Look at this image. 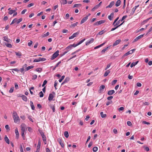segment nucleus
<instances>
[{
    "mask_svg": "<svg viewBox=\"0 0 152 152\" xmlns=\"http://www.w3.org/2000/svg\"><path fill=\"white\" fill-rule=\"evenodd\" d=\"M105 88V86L103 85H101L99 87V91L101 92L102 90L104 89Z\"/></svg>",
    "mask_w": 152,
    "mask_h": 152,
    "instance_id": "nucleus-37",
    "label": "nucleus"
},
{
    "mask_svg": "<svg viewBox=\"0 0 152 152\" xmlns=\"http://www.w3.org/2000/svg\"><path fill=\"white\" fill-rule=\"evenodd\" d=\"M86 39L84 38L81 41H80L79 42L77 43L78 45H79L82 43Z\"/></svg>",
    "mask_w": 152,
    "mask_h": 152,
    "instance_id": "nucleus-44",
    "label": "nucleus"
},
{
    "mask_svg": "<svg viewBox=\"0 0 152 152\" xmlns=\"http://www.w3.org/2000/svg\"><path fill=\"white\" fill-rule=\"evenodd\" d=\"M42 140H43L45 144H46L47 141H46V137L45 136L44 137L42 136Z\"/></svg>",
    "mask_w": 152,
    "mask_h": 152,
    "instance_id": "nucleus-35",
    "label": "nucleus"
},
{
    "mask_svg": "<svg viewBox=\"0 0 152 152\" xmlns=\"http://www.w3.org/2000/svg\"><path fill=\"white\" fill-rule=\"evenodd\" d=\"M4 41H7L8 42H10V40L8 39L7 37L6 36L4 37Z\"/></svg>",
    "mask_w": 152,
    "mask_h": 152,
    "instance_id": "nucleus-36",
    "label": "nucleus"
},
{
    "mask_svg": "<svg viewBox=\"0 0 152 152\" xmlns=\"http://www.w3.org/2000/svg\"><path fill=\"white\" fill-rule=\"evenodd\" d=\"M57 84H58V82H57L56 81H55V82H54V87H55V88L56 90L57 89V88H56V86H57Z\"/></svg>",
    "mask_w": 152,
    "mask_h": 152,
    "instance_id": "nucleus-56",
    "label": "nucleus"
},
{
    "mask_svg": "<svg viewBox=\"0 0 152 152\" xmlns=\"http://www.w3.org/2000/svg\"><path fill=\"white\" fill-rule=\"evenodd\" d=\"M55 93L54 92H53L52 93L49 94L48 98V100L49 101H51L55 96Z\"/></svg>",
    "mask_w": 152,
    "mask_h": 152,
    "instance_id": "nucleus-4",
    "label": "nucleus"
},
{
    "mask_svg": "<svg viewBox=\"0 0 152 152\" xmlns=\"http://www.w3.org/2000/svg\"><path fill=\"white\" fill-rule=\"evenodd\" d=\"M133 53V51L132 50H130L127 53H125L124 56H127L129 55V54H132Z\"/></svg>",
    "mask_w": 152,
    "mask_h": 152,
    "instance_id": "nucleus-22",
    "label": "nucleus"
},
{
    "mask_svg": "<svg viewBox=\"0 0 152 152\" xmlns=\"http://www.w3.org/2000/svg\"><path fill=\"white\" fill-rule=\"evenodd\" d=\"M14 89V88L13 87L11 88L9 91V93H12Z\"/></svg>",
    "mask_w": 152,
    "mask_h": 152,
    "instance_id": "nucleus-54",
    "label": "nucleus"
},
{
    "mask_svg": "<svg viewBox=\"0 0 152 152\" xmlns=\"http://www.w3.org/2000/svg\"><path fill=\"white\" fill-rule=\"evenodd\" d=\"M42 70V69L41 68H37L35 70V71H36L37 72H41Z\"/></svg>",
    "mask_w": 152,
    "mask_h": 152,
    "instance_id": "nucleus-42",
    "label": "nucleus"
},
{
    "mask_svg": "<svg viewBox=\"0 0 152 152\" xmlns=\"http://www.w3.org/2000/svg\"><path fill=\"white\" fill-rule=\"evenodd\" d=\"M98 148L97 147L95 146L93 148V151L94 152H96L98 150Z\"/></svg>",
    "mask_w": 152,
    "mask_h": 152,
    "instance_id": "nucleus-40",
    "label": "nucleus"
},
{
    "mask_svg": "<svg viewBox=\"0 0 152 152\" xmlns=\"http://www.w3.org/2000/svg\"><path fill=\"white\" fill-rule=\"evenodd\" d=\"M59 52V51L58 50L53 54L51 58V60H53L58 56Z\"/></svg>",
    "mask_w": 152,
    "mask_h": 152,
    "instance_id": "nucleus-3",
    "label": "nucleus"
},
{
    "mask_svg": "<svg viewBox=\"0 0 152 152\" xmlns=\"http://www.w3.org/2000/svg\"><path fill=\"white\" fill-rule=\"evenodd\" d=\"M121 2L120 0H118L115 3V6L117 7L119 6L121 4Z\"/></svg>",
    "mask_w": 152,
    "mask_h": 152,
    "instance_id": "nucleus-23",
    "label": "nucleus"
},
{
    "mask_svg": "<svg viewBox=\"0 0 152 152\" xmlns=\"http://www.w3.org/2000/svg\"><path fill=\"white\" fill-rule=\"evenodd\" d=\"M142 123L143 124H146L147 125H149L150 124V123L148 122H147L145 121H142Z\"/></svg>",
    "mask_w": 152,
    "mask_h": 152,
    "instance_id": "nucleus-61",
    "label": "nucleus"
},
{
    "mask_svg": "<svg viewBox=\"0 0 152 152\" xmlns=\"http://www.w3.org/2000/svg\"><path fill=\"white\" fill-rule=\"evenodd\" d=\"M28 118L29 119V120L31 121L32 122H33L34 121H33L32 119V117L31 116H28Z\"/></svg>",
    "mask_w": 152,
    "mask_h": 152,
    "instance_id": "nucleus-45",
    "label": "nucleus"
},
{
    "mask_svg": "<svg viewBox=\"0 0 152 152\" xmlns=\"http://www.w3.org/2000/svg\"><path fill=\"white\" fill-rule=\"evenodd\" d=\"M46 60V59L45 58H39L38 59H35L33 61V62H38L39 61H43Z\"/></svg>",
    "mask_w": 152,
    "mask_h": 152,
    "instance_id": "nucleus-5",
    "label": "nucleus"
},
{
    "mask_svg": "<svg viewBox=\"0 0 152 152\" xmlns=\"http://www.w3.org/2000/svg\"><path fill=\"white\" fill-rule=\"evenodd\" d=\"M77 23H78L77 22L75 23L72 24V25H71V27H75V26H77Z\"/></svg>",
    "mask_w": 152,
    "mask_h": 152,
    "instance_id": "nucleus-50",
    "label": "nucleus"
},
{
    "mask_svg": "<svg viewBox=\"0 0 152 152\" xmlns=\"http://www.w3.org/2000/svg\"><path fill=\"white\" fill-rule=\"evenodd\" d=\"M4 140L7 144H10V140L6 135L5 136Z\"/></svg>",
    "mask_w": 152,
    "mask_h": 152,
    "instance_id": "nucleus-20",
    "label": "nucleus"
},
{
    "mask_svg": "<svg viewBox=\"0 0 152 152\" xmlns=\"http://www.w3.org/2000/svg\"><path fill=\"white\" fill-rule=\"evenodd\" d=\"M114 14L113 12L110 14V15H109L108 17V18L110 20H111L114 17Z\"/></svg>",
    "mask_w": 152,
    "mask_h": 152,
    "instance_id": "nucleus-16",
    "label": "nucleus"
},
{
    "mask_svg": "<svg viewBox=\"0 0 152 152\" xmlns=\"http://www.w3.org/2000/svg\"><path fill=\"white\" fill-rule=\"evenodd\" d=\"M110 72V71L109 69L107 70L104 74V77L107 76L108 75Z\"/></svg>",
    "mask_w": 152,
    "mask_h": 152,
    "instance_id": "nucleus-24",
    "label": "nucleus"
},
{
    "mask_svg": "<svg viewBox=\"0 0 152 152\" xmlns=\"http://www.w3.org/2000/svg\"><path fill=\"white\" fill-rule=\"evenodd\" d=\"M112 103V101H108L106 104L107 106L109 105L110 104Z\"/></svg>",
    "mask_w": 152,
    "mask_h": 152,
    "instance_id": "nucleus-64",
    "label": "nucleus"
},
{
    "mask_svg": "<svg viewBox=\"0 0 152 152\" xmlns=\"http://www.w3.org/2000/svg\"><path fill=\"white\" fill-rule=\"evenodd\" d=\"M7 47L8 48H11L12 47V45L10 43H6L5 44Z\"/></svg>",
    "mask_w": 152,
    "mask_h": 152,
    "instance_id": "nucleus-46",
    "label": "nucleus"
},
{
    "mask_svg": "<svg viewBox=\"0 0 152 152\" xmlns=\"http://www.w3.org/2000/svg\"><path fill=\"white\" fill-rule=\"evenodd\" d=\"M37 75H34L32 76V80H34L37 79Z\"/></svg>",
    "mask_w": 152,
    "mask_h": 152,
    "instance_id": "nucleus-51",
    "label": "nucleus"
},
{
    "mask_svg": "<svg viewBox=\"0 0 152 152\" xmlns=\"http://www.w3.org/2000/svg\"><path fill=\"white\" fill-rule=\"evenodd\" d=\"M61 1L62 4L64 5L66 4L67 2L66 0H61Z\"/></svg>",
    "mask_w": 152,
    "mask_h": 152,
    "instance_id": "nucleus-39",
    "label": "nucleus"
},
{
    "mask_svg": "<svg viewBox=\"0 0 152 152\" xmlns=\"http://www.w3.org/2000/svg\"><path fill=\"white\" fill-rule=\"evenodd\" d=\"M101 116L102 118H105L107 116L106 114H104L103 112H101L100 113Z\"/></svg>",
    "mask_w": 152,
    "mask_h": 152,
    "instance_id": "nucleus-26",
    "label": "nucleus"
},
{
    "mask_svg": "<svg viewBox=\"0 0 152 152\" xmlns=\"http://www.w3.org/2000/svg\"><path fill=\"white\" fill-rule=\"evenodd\" d=\"M22 18H20L18 20L16 18V22L17 24H18L20 22L22 21Z\"/></svg>",
    "mask_w": 152,
    "mask_h": 152,
    "instance_id": "nucleus-34",
    "label": "nucleus"
},
{
    "mask_svg": "<svg viewBox=\"0 0 152 152\" xmlns=\"http://www.w3.org/2000/svg\"><path fill=\"white\" fill-rule=\"evenodd\" d=\"M115 2L114 1H111L110 4L106 7V8H111L114 4Z\"/></svg>",
    "mask_w": 152,
    "mask_h": 152,
    "instance_id": "nucleus-17",
    "label": "nucleus"
},
{
    "mask_svg": "<svg viewBox=\"0 0 152 152\" xmlns=\"http://www.w3.org/2000/svg\"><path fill=\"white\" fill-rule=\"evenodd\" d=\"M121 20H119L116 23H115L114 25H113L114 26H118L119 25V24L120 23Z\"/></svg>",
    "mask_w": 152,
    "mask_h": 152,
    "instance_id": "nucleus-38",
    "label": "nucleus"
},
{
    "mask_svg": "<svg viewBox=\"0 0 152 152\" xmlns=\"http://www.w3.org/2000/svg\"><path fill=\"white\" fill-rule=\"evenodd\" d=\"M127 125L129 126H130L132 125L131 122L129 121H127Z\"/></svg>",
    "mask_w": 152,
    "mask_h": 152,
    "instance_id": "nucleus-57",
    "label": "nucleus"
},
{
    "mask_svg": "<svg viewBox=\"0 0 152 152\" xmlns=\"http://www.w3.org/2000/svg\"><path fill=\"white\" fill-rule=\"evenodd\" d=\"M121 42V40L119 39L116 40L115 42H114L113 45V46L114 47L118 45L120 42Z\"/></svg>",
    "mask_w": 152,
    "mask_h": 152,
    "instance_id": "nucleus-12",
    "label": "nucleus"
},
{
    "mask_svg": "<svg viewBox=\"0 0 152 152\" xmlns=\"http://www.w3.org/2000/svg\"><path fill=\"white\" fill-rule=\"evenodd\" d=\"M17 9L16 8L14 10H10V11H9V14L10 15L12 14L13 13L16 12V11L17 10Z\"/></svg>",
    "mask_w": 152,
    "mask_h": 152,
    "instance_id": "nucleus-25",
    "label": "nucleus"
},
{
    "mask_svg": "<svg viewBox=\"0 0 152 152\" xmlns=\"http://www.w3.org/2000/svg\"><path fill=\"white\" fill-rule=\"evenodd\" d=\"M27 11V10L26 9H24L21 12V14L22 15L24 14H25V12Z\"/></svg>",
    "mask_w": 152,
    "mask_h": 152,
    "instance_id": "nucleus-63",
    "label": "nucleus"
},
{
    "mask_svg": "<svg viewBox=\"0 0 152 152\" xmlns=\"http://www.w3.org/2000/svg\"><path fill=\"white\" fill-rule=\"evenodd\" d=\"M21 132H25L26 125L24 124H22L21 125Z\"/></svg>",
    "mask_w": 152,
    "mask_h": 152,
    "instance_id": "nucleus-11",
    "label": "nucleus"
},
{
    "mask_svg": "<svg viewBox=\"0 0 152 152\" xmlns=\"http://www.w3.org/2000/svg\"><path fill=\"white\" fill-rule=\"evenodd\" d=\"M111 63L109 64H108L107 65V67L105 69V70H106L108 68H109L110 67V66L111 65Z\"/></svg>",
    "mask_w": 152,
    "mask_h": 152,
    "instance_id": "nucleus-58",
    "label": "nucleus"
},
{
    "mask_svg": "<svg viewBox=\"0 0 152 152\" xmlns=\"http://www.w3.org/2000/svg\"><path fill=\"white\" fill-rule=\"evenodd\" d=\"M82 6V4H75L73 6V7H81Z\"/></svg>",
    "mask_w": 152,
    "mask_h": 152,
    "instance_id": "nucleus-29",
    "label": "nucleus"
},
{
    "mask_svg": "<svg viewBox=\"0 0 152 152\" xmlns=\"http://www.w3.org/2000/svg\"><path fill=\"white\" fill-rule=\"evenodd\" d=\"M34 66H28V67H27L26 68V71H27L28 70H29L30 69H32L34 68Z\"/></svg>",
    "mask_w": 152,
    "mask_h": 152,
    "instance_id": "nucleus-27",
    "label": "nucleus"
},
{
    "mask_svg": "<svg viewBox=\"0 0 152 152\" xmlns=\"http://www.w3.org/2000/svg\"><path fill=\"white\" fill-rule=\"evenodd\" d=\"M15 132L16 134V138L18 139L19 136V133L17 128L15 129Z\"/></svg>",
    "mask_w": 152,
    "mask_h": 152,
    "instance_id": "nucleus-15",
    "label": "nucleus"
},
{
    "mask_svg": "<svg viewBox=\"0 0 152 152\" xmlns=\"http://www.w3.org/2000/svg\"><path fill=\"white\" fill-rule=\"evenodd\" d=\"M39 133L41 134V135L42 137L45 136V135L44 133L41 131H39Z\"/></svg>",
    "mask_w": 152,
    "mask_h": 152,
    "instance_id": "nucleus-60",
    "label": "nucleus"
},
{
    "mask_svg": "<svg viewBox=\"0 0 152 152\" xmlns=\"http://www.w3.org/2000/svg\"><path fill=\"white\" fill-rule=\"evenodd\" d=\"M57 141L61 146L63 148L64 147V144L61 139L60 138H58L57 139Z\"/></svg>",
    "mask_w": 152,
    "mask_h": 152,
    "instance_id": "nucleus-13",
    "label": "nucleus"
},
{
    "mask_svg": "<svg viewBox=\"0 0 152 152\" xmlns=\"http://www.w3.org/2000/svg\"><path fill=\"white\" fill-rule=\"evenodd\" d=\"M41 144V142L40 140H39L38 141L37 146V151H39V150L40 148Z\"/></svg>",
    "mask_w": 152,
    "mask_h": 152,
    "instance_id": "nucleus-14",
    "label": "nucleus"
},
{
    "mask_svg": "<svg viewBox=\"0 0 152 152\" xmlns=\"http://www.w3.org/2000/svg\"><path fill=\"white\" fill-rule=\"evenodd\" d=\"M78 45V44L77 43V44H75L74 43L72 45H70L69 46H68L70 47V49L71 50L72 47H73L75 48V47H77V46Z\"/></svg>",
    "mask_w": 152,
    "mask_h": 152,
    "instance_id": "nucleus-19",
    "label": "nucleus"
},
{
    "mask_svg": "<svg viewBox=\"0 0 152 152\" xmlns=\"http://www.w3.org/2000/svg\"><path fill=\"white\" fill-rule=\"evenodd\" d=\"M69 80L68 78H66L64 80V81L62 83L61 85H63L65 83L67 82Z\"/></svg>",
    "mask_w": 152,
    "mask_h": 152,
    "instance_id": "nucleus-49",
    "label": "nucleus"
},
{
    "mask_svg": "<svg viewBox=\"0 0 152 152\" xmlns=\"http://www.w3.org/2000/svg\"><path fill=\"white\" fill-rule=\"evenodd\" d=\"M64 77H65V76L64 75L62 76L61 77V78L59 80V82L60 83L61 82H62V80L64 79Z\"/></svg>",
    "mask_w": 152,
    "mask_h": 152,
    "instance_id": "nucleus-48",
    "label": "nucleus"
},
{
    "mask_svg": "<svg viewBox=\"0 0 152 152\" xmlns=\"http://www.w3.org/2000/svg\"><path fill=\"white\" fill-rule=\"evenodd\" d=\"M50 34V33L49 32H47L46 34H43L42 35V37H46L48 35H49Z\"/></svg>",
    "mask_w": 152,
    "mask_h": 152,
    "instance_id": "nucleus-28",
    "label": "nucleus"
},
{
    "mask_svg": "<svg viewBox=\"0 0 152 152\" xmlns=\"http://www.w3.org/2000/svg\"><path fill=\"white\" fill-rule=\"evenodd\" d=\"M12 116L15 123H19L20 122V119L16 112L13 111L12 114Z\"/></svg>",
    "mask_w": 152,
    "mask_h": 152,
    "instance_id": "nucleus-1",
    "label": "nucleus"
},
{
    "mask_svg": "<svg viewBox=\"0 0 152 152\" xmlns=\"http://www.w3.org/2000/svg\"><path fill=\"white\" fill-rule=\"evenodd\" d=\"M145 35V34H143L141 35H140V36H138V37H136L134 40L133 42H135L137 41L138 40L140 39L141 38H142L144 35Z\"/></svg>",
    "mask_w": 152,
    "mask_h": 152,
    "instance_id": "nucleus-9",
    "label": "nucleus"
},
{
    "mask_svg": "<svg viewBox=\"0 0 152 152\" xmlns=\"http://www.w3.org/2000/svg\"><path fill=\"white\" fill-rule=\"evenodd\" d=\"M47 83V81L46 80H45L43 82V83L42 85V86L44 87L45 85Z\"/></svg>",
    "mask_w": 152,
    "mask_h": 152,
    "instance_id": "nucleus-62",
    "label": "nucleus"
},
{
    "mask_svg": "<svg viewBox=\"0 0 152 152\" xmlns=\"http://www.w3.org/2000/svg\"><path fill=\"white\" fill-rule=\"evenodd\" d=\"M22 98L23 101L25 102H26L27 101V97L23 95H22Z\"/></svg>",
    "mask_w": 152,
    "mask_h": 152,
    "instance_id": "nucleus-30",
    "label": "nucleus"
},
{
    "mask_svg": "<svg viewBox=\"0 0 152 152\" xmlns=\"http://www.w3.org/2000/svg\"><path fill=\"white\" fill-rule=\"evenodd\" d=\"M105 22V20H102L96 22V23H94V25L98 26L104 23Z\"/></svg>",
    "mask_w": 152,
    "mask_h": 152,
    "instance_id": "nucleus-6",
    "label": "nucleus"
},
{
    "mask_svg": "<svg viewBox=\"0 0 152 152\" xmlns=\"http://www.w3.org/2000/svg\"><path fill=\"white\" fill-rule=\"evenodd\" d=\"M64 134L65 137L68 138L69 137V135L68 132L65 131L64 132Z\"/></svg>",
    "mask_w": 152,
    "mask_h": 152,
    "instance_id": "nucleus-33",
    "label": "nucleus"
},
{
    "mask_svg": "<svg viewBox=\"0 0 152 152\" xmlns=\"http://www.w3.org/2000/svg\"><path fill=\"white\" fill-rule=\"evenodd\" d=\"M39 97H42L44 96V94L42 91H40L39 93Z\"/></svg>",
    "mask_w": 152,
    "mask_h": 152,
    "instance_id": "nucleus-52",
    "label": "nucleus"
},
{
    "mask_svg": "<svg viewBox=\"0 0 152 152\" xmlns=\"http://www.w3.org/2000/svg\"><path fill=\"white\" fill-rule=\"evenodd\" d=\"M117 80H114L111 83V85H115L117 82Z\"/></svg>",
    "mask_w": 152,
    "mask_h": 152,
    "instance_id": "nucleus-43",
    "label": "nucleus"
},
{
    "mask_svg": "<svg viewBox=\"0 0 152 152\" xmlns=\"http://www.w3.org/2000/svg\"><path fill=\"white\" fill-rule=\"evenodd\" d=\"M94 41V39L93 38H91L89 40L87 41L86 42V45H88L89 44L93 43Z\"/></svg>",
    "mask_w": 152,
    "mask_h": 152,
    "instance_id": "nucleus-8",
    "label": "nucleus"
},
{
    "mask_svg": "<svg viewBox=\"0 0 152 152\" xmlns=\"http://www.w3.org/2000/svg\"><path fill=\"white\" fill-rule=\"evenodd\" d=\"M98 7H97V6H96H96H94V7L93 8L92 10H91V11H93V12H94L95 11V10L96 9H98Z\"/></svg>",
    "mask_w": 152,
    "mask_h": 152,
    "instance_id": "nucleus-47",
    "label": "nucleus"
},
{
    "mask_svg": "<svg viewBox=\"0 0 152 152\" xmlns=\"http://www.w3.org/2000/svg\"><path fill=\"white\" fill-rule=\"evenodd\" d=\"M16 18H15L13 20L11 23H10V25H12L13 23L16 22Z\"/></svg>",
    "mask_w": 152,
    "mask_h": 152,
    "instance_id": "nucleus-55",
    "label": "nucleus"
},
{
    "mask_svg": "<svg viewBox=\"0 0 152 152\" xmlns=\"http://www.w3.org/2000/svg\"><path fill=\"white\" fill-rule=\"evenodd\" d=\"M138 62H139V61H137L135 62H132L131 64V65H130L131 67L132 68L133 66H135L137 64V63H138Z\"/></svg>",
    "mask_w": 152,
    "mask_h": 152,
    "instance_id": "nucleus-21",
    "label": "nucleus"
},
{
    "mask_svg": "<svg viewBox=\"0 0 152 152\" xmlns=\"http://www.w3.org/2000/svg\"><path fill=\"white\" fill-rule=\"evenodd\" d=\"M32 43H33V42L31 40H30V42H28V45L29 46H31L32 45Z\"/></svg>",
    "mask_w": 152,
    "mask_h": 152,
    "instance_id": "nucleus-53",
    "label": "nucleus"
},
{
    "mask_svg": "<svg viewBox=\"0 0 152 152\" xmlns=\"http://www.w3.org/2000/svg\"><path fill=\"white\" fill-rule=\"evenodd\" d=\"M110 46H108L106 48H105L104 49L102 50L101 52L102 53H104L105 52L108 50V48H110Z\"/></svg>",
    "mask_w": 152,
    "mask_h": 152,
    "instance_id": "nucleus-31",
    "label": "nucleus"
},
{
    "mask_svg": "<svg viewBox=\"0 0 152 152\" xmlns=\"http://www.w3.org/2000/svg\"><path fill=\"white\" fill-rule=\"evenodd\" d=\"M106 32V31L104 30H102L99 31L98 34V35H101L103 34L104 33Z\"/></svg>",
    "mask_w": 152,
    "mask_h": 152,
    "instance_id": "nucleus-32",
    "label": "nucleus"
},
{
    "mask_svg": "<svg viewBox=\"0 0 152 152\" xmlns=\"http://www.w3.org/2000/svg\"><path fill=\"white\" fill-rule=\"evenodd\" d=\"M24 68L23 67L21 68L19 70V71H20V72H21L22 74H24Z\"/></svg>",
    "mask_w": 152,
    "mask_h": 152,
    "instance_id": "nucleus-41",
    "label": "nucleus"
},
{
    "mask_svg": "<svg viewBox=\"0 0 152 152\" xmlns=\"http://www.w3.org/2000/svg\"><path fill=\"white\" fill-rule=\"evenodd\" d=\"M79 33L78 32L74 33L71 36L69 37V39H73L74 37L77 36L79 34Z\"/></svg>",
    "mask_w": 152,
    "mask_h": 152,
    "instance_id": "nucleus-7",
    "label": "nucleus"
},
{
    "mask_svg": "<svg viewBox=\"0 0 152 152\" xmlns=\"http://www.w3.org/2000/svg\"><path fill=\"white\" fill-rule=\"evenodd\" d=\"M70 50H71L70 48V47L68 46V47H66L64 49V52L62 53V54H60V55L61 56H64Z\"/></svg>",
    "mask_w": 152,
    "mask_h": 152,
    "instance_id": "nucleus-2",
    "label": "nucleus"
},
{
    "mask_svg": "<svg viewBox=\"0 0 152 152\" xmlns=\"http://www.w3.org/2000/svg\"><path fill=\"white\" fill-rule=\"evenodd\" d=\"M88 16H86V17L83 18L80 22V24H82L85 22L88 19Z\"/></svg>",
    "mask_w": 152,
    "mask_h": 152,
    "instance_id": "nucleus-10",
    "label": "nucleus"
},
{
    "mask_svg": "<svg viewBox=\"0 0 152 152\" xmlns=\"http://www.w3.org/2000/svg\"><path fill=\"white\" fill-rule=\"evenodd\" d=\"M115 92V91L114 90H111L108 91L107 92V94L109 95H112L113 94H114Z\"/></svg>",
    "mask_w": 152,
    "mask_h": 152,
    "instance_id": "nucleus-18",
    "label": "nucleus"
},
{
    "mask_svg": "<svg viewBox=\"0 0 152 152\" xmlns=\"http://www.w3.org/2000/svg\"><path fill=\"white\" fill-rule=\"evenodd\" d=\"M16 55L17 56H21V53L20 52H15Z\"/></svg>",
    "mask_w": 152,
    "mask_h": 152,
    "instance_id": "nucleus-59",
    "label": "nucleus"
}]
</instances>
